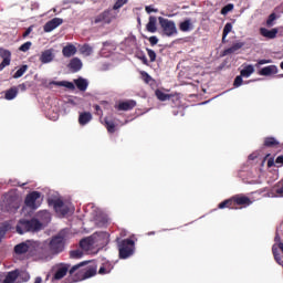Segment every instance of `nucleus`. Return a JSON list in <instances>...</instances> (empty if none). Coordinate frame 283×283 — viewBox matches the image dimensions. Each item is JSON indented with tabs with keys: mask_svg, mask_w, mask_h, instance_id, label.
Instances as JSON below:
<instances>
[{
	"mask_svg": "<svg viewBox=\"0 0 283 283\" xmlns=\"http://www.w3.org/2000/svg\"><path fill=\"white\" fill-rule=\"evenodd\" d=\"M104 126L106 127L108 134L116 133V124L114 120H109L107 117L104 118Z\"/></svg>",
	"mask_w": 283,
	"mask_h": 283,
	"instance_id": "28",
	"label": "nucleus"
},
{
	"mask_svg": "<svg viewBox=\"0 0 283 283\" xmlns=\"http://www.w3.org/2000/svg\"><path fill=\"white\" fill-rule=\"evenodd\" d=\"M40 61L43 64L52 63L54 61V49L43 51L40 55Z\"/></svg>",
	"mask_w": 283,
	"mask_h": 283,
	"instance_id": "13",
	"label": "nucleus"
},
{
	"mask_svg": "<svg viewBox=\"0 0 283 283\" xmlns=\"http://www.w3.org/2000/svg\"><path fill=\"white\" fill-rule=\"evenodd\" d=\"M254 72H255V69L253 67V65L249 64L241 70L240 75L243 78H249V76H251V74H253Z\"/></svg>",
	"mask_w": 283,
	"mask_h": 283,
	"instance_id": "29",
	"label": "nucleus"
},
{
	"mask_svg": "<svg viewBox=\"0 0 283 283\" xmlns=\"http://www.w3.org/2000/svg\"><path fill=\"white\" fill-rule=\"evenodd\" d=\"M273 165H274V161L271 160V159H269V160H268V167H273Z\"/></svg>",
	"mask_w": 283,
	"mask_h": 283,
	"instance_id": "57",
	"label": "nucleus"
},
{
	"mask_svg": "<svg viewBox=\"0 0 283 283\" xmlns=\"http://www.w3.org/2000/svg\"><path fill=\"white\" fill-rule=\"evenodd\" d=\"M218 209H238V207H235V201L233 200V197H231L230 199L220 202Z\"/></svg>",
	"mask_w": 283,
	"mask_h": 283,
	"instance_id": "20",
	"label": "nucleus"
},
{
	"mask_svg": "<svg viewBox=\"0 0 283 283\" xmlns=\"http://www.w3.org/2000/svg\"><path fill=\"white\" fill-rule=\"evenodd\" d=\"M150 45H157L158 44V38L156 35H153L148 39Z\"/></svg>",
	"mask_w": 283,
	"mask_h": 283,
	"instance_id": "53",
	"label": "nucleus"
},
{
	"mask_svg": "<svg viewBox=\"0 0 283 283\" xmlns=\"http://www.w3.org/2000/svg\"><path fill=\"white\" fill-rule=\"evenodd\" d=\"M90 261L81 262L76 265H73L70 269L67 263H59L53 268L52 282H59L63 280L67 273L70 275H75L76 280L83 281L88 280V277H94L96 275V265H87Z\"/></svg>",
	"mask_w": 283,
	"mask_h": 283,
	"instance_id": "1",
	"label": "nucleus"
},
{
	"mask_svg": "<svg viewBox=\"0 0 283 283\" xmlns=\"http://www.w3.org/2000/svg\"><path fill=\"white\" fill-rule=\"evenodd\" d=\"M17 94H19V88L13 86V87L9 88L8 91H6L4 98L7 101H14V98H17Z\"/></svg>",
	"mask_w": 283,
	"mask_h": 283,
	"instance_id": "27",
	"label": "nucleus"
},
{
	"mask_svg": "<svg viewBox=\"0 0 283 283\" xmlns=\"http://www.w3.org/2000/svg\"><path fill=\"white\" fill-rule=\"evenodd\" d=\"M90 247H91L90 239H82L80 241V248L83 249L84 251H87Z\"/></svg>",
	"mask_w": 283,
	"mask_h": 283,
	"instance_id": "42",
	"label": "nucleus"
},
{
	"mask_svg": "<svg viewBox=\"0 0 283 283\" xmlns=\"http://www.w3.org/2000/svg\"><path fill=\"white\" fill-rule=\"evenodd\" d=\"M51 85H56L57 87H66V90H70L71 92H74L76 90V86L74 85V83L67 82V81H60V82L51 81L49 83V87Z\"/></svg>",
	"mask_w": 283,
	"mask_h": 283,
	"instance_id": "15",
	"label": "nucleus"
},
{
	"mask_svg": "<svg viewBox=\"0 0 283 283\" xmlns=\"http://www.w3.org/2000/svg\"><path fill=\"white\" fill-rule=\"evenodd\" d=\"M59 25H63V19L53 18L52 20L44 24V32H52V30H56Z\"/></svg>",
	"mask_w": 283,
	"mask_h": 283,
	"instance_id": "12",
	"label": "nucleus"
},
{
	"mask_svg": "<svg viewBox=\"0 0 283 283\" xmlns=\"http://www.w3.org/2000/svg\"><path fill=\"white\" fill-rule=\"evenodd\" d=\"M242 75H238L235 78H234V82H233V85L234 87H240L242 85V83H244V81L242 80Z\"/></svg>",
	"mask_w": 283,
	"mask_h": 283,
	"instance_id": "49",
	"label": "nucleus"
},
{
	"mask_svg": "<svg viewBox=\"0 0 283 283\" xmlns=\"http://www.w3.org/2000/svg\"><path fill=\"white\" fill-rule=\"evenodd\" d=\"M243 45H244V42H237V43L232 44V46H230L223 51V56H229V54H235V52H238V50H242Z\"/></svg>",
	"mask_w": 283,
	"mask_h": 283,
	"instance_id": "19",
	"label": "nucleus"
},
{
	"mask_svg": "<svg viewBox=\"0 0 283 283\" xmlns=\"http://www.w3.org/2000/svg\"><path fill=\"white\" fill-rule=\"evenodd\" d=\"M18 87L21 90V92H25V90H28V86L23 83L20 84Z\"/></svg>",
	"mask_w": 283,
	"mask_h": 283,
	"instance_id": "55",
	"label": "nucleus"
},
{
	"mask_svg": "<svg viewBox=\"0 0 283 283\" xmlns=\"http://www.w3.org/2000/svg\"><path fill=\"white\" fill-rule=\"evenodd\" d=\"M32 48V42L28 41L25 43H23L19 50L20 52H28V50H30Z\"/></svg>",
	"mask_w": 283,
	"mask_h": 283,
	"instance_id": "46",
	"label": "nucleus"
},
{
	"mask_svg": "<svg viewBox=\"0 0 283 283\" xmlns=\"http://www.w3.org/2000/svg\"><path fill=\"white\" fill-rule=\"evenodd\" d=\"M39 218H44L45 222H50L51 217H50V211L43 210L39 212Z\"/></svg>",
	"mask_w": 283,
	"mask_h": 283,
	"instance_id": "43",
	"label": "nucleus"
},
{
	"mask_svg": "<svg viewBox=\"0 0 283 283\" xmlns=\"http://www.w3.org/2000/svg\"><path fill=\"white\" fill-rule=\"evenodd\" d=\"M119 260H127L132 258L136 251V243L132 239H124L117 243Z\"/></svg>",
	"mask_w": 283,
	"mask_h": 283,
	"instance_id": "4",
	"label": "nucleus"
},
{
	"mask_svg": "<svg viewBox=\"0 0 283 283\" xmlns=\"http://www.w3.org/2000/svg\"><path fill=\"white\" fill-rule=\"evenodd\" d=\"M260 34L265 36V39H275V36H277V29L269 30L266 28H261Z\"/></svg>",
	"mask_w": 283,
	"mask_h": 283,
	"instance_id": "21",
	"label": "nucleus"
},
{
	"mask_svg": "<svg viewBox=\"0 0 283 283\" xmlns=\"http://www.w3.org/2000/svg\"><path fill=\"white\" fill-rule=\"evenodd\" d=\"M74 84L76 85L77 90H80V92H86V90L90 85L87 80H85L83 77H78L77 80H74Z\"/></svg>",
	"mask_w": 283,
	"mask_h": 283,
	"instance_id": "23",
	"label": "nucleus"
},
{
	"mask_svg": "<svg viewBox=\"0 0 283 283\" xmlns=\"http://www.w3.org/2000/svg\"><path fill=\"white\" fill-rule=\"evenodd\" d=\"M49 207H53L55 213L57 216L65 217L70 213V206L65 205L62 199H49L48 200Z\"/></svg>",
	"mask_w": 283,
	"mask_h": 283,
	"instance_id": "6",
	"label": "nucleus"
},
{
	"mask_svg": "<svg viewBox=\"0 0 283 283\" xmlns=\"http://www.w3.org/2000/svg\"><path fill=\"white\" fill-rule=\"evenodd\" d=\"M260 76H272V74H277V67L275 65L264 66L259 71Z\"/></svg>",
	"mask_w": 283,
	"mask_h": 283,
	"instance_id": "17",
	"label": "nucleus"
},
{
	"mask_svg": "<svg viewBox=\"0 0 283 283\" xmlns=\"http://www.w3.org/2000/svg\"><path fill=\"white\" fill-rule=\"evenodd\" d=\"M77 50L74 44H67L62 49V54L65 59H70L76 54Z\"/></svg>",
	"mask_w": 283,
	"mask_h": 283,
	"instance_id": "16",
	"label": "nucleus"
},
{
	"mask_svg": "<svg viewBox=\"0 0 283 283\" xmlns=\"http://www.w3.org/2000/svg\"><path fill=\"white\" fill-rule=\"evenodd\" d=\"M34 29L33 25L29 27L25 32L22 34L23 39H28V36H30V34H32V30Z\"/></svg>",
	"mask_w": 283,
	"mask_h": 283,
	"instance_id": "51",
	"label": "nucleus"
},
{
	"mask_svg": "<svg viewBox=\"0 0 283 283\" xmlns=\"http://www.w3.org/2000/svg\"><path fill=\"white\" fill-rule=\"evenodd\" d=\"M41 229H43V223L34 218L30 220L21 219L17 226V232L20 235H23V233H28V232L36 233L41 231Z\"/></svg>",
	"mask_w": 283,
	"mask_h": 283,
	"instance_id": "2",
	"label": "nucleus"
},
{
	"mask_svg": "<svg viewBox=\"0 0 283 283\" xmlns=\"http://www.w3.org/2000/svg\"><path fill=\"white\" fill-rule=\"evenodd\" d=\"M155 96H157L158 101H169L171 98V95L166 94L160 90L155 91Z\"/></svg>",
	"mask_w": 283,
	"mask_h": 283,
	"instance_id": "34",
	"label": "nucleus"
},
{
	"mask_svg": "<svg viewBox=\"0 0 283 283\" xmlns=\"http://www.w3.org/2000/svg\"><path fill=\"white\" fill-rule=\"evenodd\" d=\"M146 52L150 59V63L156 62V51L151 49H146Z\"/></svg>",
	"mask_w": 283,
	"mask_h": 283,
	"instance_id": "44",
	"label": "nucleus"
},
{
	"mask_svg": "<svg viewBox=\"0 0 283 283\" xmlns=\"http://www.w3.org/2000/svg\"><path fill=\"white\" fill-rule=\"evenodd\" d=\"M279 76H283V74H282V75H279Z\"/></svg>",
	"mask_w": 283,
	"mask_h": 283,
	"instance_id": "60",
	"label": "nucleus"
},
{
	"mask_svg": "<svg viewBox=\"0 0 283 283\" xmlns=\"http://www.w3.org/2000/svg\"><path fill=\"white\" fill-rule=\"evenodd\" d=\"M94 52V49L90 44H83L80 46V53L84 56H92V53Z\"/></svg>",
	"mask_w": 283,
	"mask_h": 283,
	"instance_id": "30",
	"label": "nucleus"
},
{
	"mask_svg": "<svg viewBox=\"0 0 283 283\" xmlns=\"http://www.w3.org/2000/svg\"><path fill=\"white\" fill-rule=\"evenodd\" d=\"M272 253H273L275 262H277V264H282L283 258H282V255H280V252L277 251V248H275V245L272 247Z\"/></svg>",
	"mask_w": 283,
	"mask_h": 283,
	"instance_id": "37",
	"label": "nucleus"
},
{
	"mask_svg": "<svg viewBox=\"0 0 283 283\" xmlns=\"http://www.w3.org/2000/svg\"><path fill=\"white\" fill-rule=\"evenodd\" d=\"M70 70L72 72H81V69L83 67V62H81V59L78 57H73L70 63H69Z\"/></svg>",
	"mask_w": 283,
	"mask_h": 283,
	"instance_id": "18",
	"label": "nucleus"
},
{
	"mask_svg": "<svg viewBox=\"0 0 283 283\" xmlns=\"http://www.w3.org/2000/svg\"><path fill=\"white\" fill-rule=\"evenodd\" d=\"M128 0H117L115 2V4L113 6V12H116V10H120V8H123V6H125L127 3Z\"/></svg>",
	"mask_w": 283,
	"mask_h": 283,
	"instance_id": "39",
	"label": "nucleus"
},
{
	"mask_svg": "<svg viewBox=\"0 0 283 283\" xmlns=\"http://www.w3.org/2000/svg\"><path fill=\"white\" fill-rule=\"evenodd\" d=\"M3 280H6V274H0V283H3Z\"/></svg>",
	"mask_w": 283,
	"mask_h": 283,
	"instance_id": "58",
	"label": "nucleus"
},
{
	"mask_svg": "<svg viewBox=\"0 0 283 283\" xmlns=\"http://www.w3.org/2000/svg\"><path fill=\"white\" fill-rule=\"evenodd\" d=\"M134 107H136V101H134V99L120 102L117 105L118 112H129V111L134 109Z\"/></svg>",
	"mask_w": 283,
	"mask_h": 283,
	"instance_id": "14",
	"label": "nucleus"
},
{
	"mask_svg": "<svg viewBox=\"0 0 283 283\" xmlns=\"http://www.w3.org/2000/svg\"><path fill=\"white\" fill-rule=\"evenodd\" d=\"M140 75H142L143 81L146 82V83H151V81H154V78H151L149 76V74L145 71H142Z\"/></svg>",
	"mask_w": 283,
	"mask_h": 283,
	"instance_id": "47",
	"label": "nucleus"
},
{
	"mask_svg": "<svg viewBox=\"0 0 283 283\" xmlns=\"http://www.w3.org/2000/svg\"><path fill=\"white\" fill-rule=\"evenodd\" d=\"M0 56L1 59H3L2 62L0 63V72H2V70H6V67L10 65L12 53L9 50L0 49Z\"/></svg>",
	"mask_w": 283,
	"mask_h": 283,
	"instance_id": "10",
	"label": "nucleus"
},
{
	"mask_svg": "<svg viewBox=\"0 0 283 283\" xmlns=\"http://www.w3.org/2000/svg\"><path fill=\"white\" fill-rule=\"evenodd\" d=\"M145 10L147 14H151V12H158V9H155L154 6H146Z\"/></svg>",
	"mask_w": 283,
	"mask_h": 283,
	"instance_id": "52",
	"label": "nucleus"
},
{
	"mask_svg": "<svg viewBox=\"0 0 283 283\" xmlns=\"http://www.w3.org/2000/svg\"><path fill=\"white\" fill-rule=\"evenodd\" d=\"M232 199L234 200V207H249L252 205L251 198L244 195H235Z\"/></svg>",
	"mask_w": 283,
	"mask_h": 283,
	"instance_id": "11",
	"label": "nucleus"
},
{
	"mask_svg": "<svg viewBox=\"0 0 283 283\" xmlns=\"http://www.w3.org/2000/svg\"><path fill=\"white\" fill-rule=\"evenodd\" d=\"M181 32H189L191 30V20H186L179 24Z\"/></svg>",
	"mask_w": 283,
	"mask_h": 283,
	"instance_id": "36",
	"label": "nucleus"
},
{
	"mask_svg": "<svg viewBox=\"0 0 283 283\" xmlns=\"http://www.w3.org/2000/svg\"><path fill=\"white\" fill-rule=\"evenodd\" d=\"M159 25L166 36H174L176 34V23L174 21H170L169 19L159 17L158 18Z\"/></svg>",
	"mask_w": 283,
	"mask_h": 283,
	"instance_id": "7",
	"label": "nucleus"
},
{
	"mask_svg": "<svg viewBox=\"0 0 283 283\" xmlns=\"http://www.w3.org/2000/svg\"><path fill=\"white\" fill-rule=\"evenodd\" d=\"M10 229V226L3 223L1 227H0V242L2 239L6 238V233H8V230Z\"/></svg>",
	"mask_w": 283,
	"mask_h": 283,
	"instance_id": "40",
	"label": "nucleus"
},
{
	"mask_svg": "<svg viewBox=\"0 0 283 283\" xmlns=\"http://www.w3.org/2000/svg\"><path fill=\"white\" fill-rule=\"evenodd\" d=\"M49 249L52 253H63L65 249V238L55 235L51 239Z\"/></svg>",
	"mask_w": 283,
	"mask_h": 283,
	"instance_id": "8",
	"label": "nucleus"
},
{
	"mask_svg": "<svg viewBox=\"0 0 283 283\" xmlns=\"http://www.w3.org/2000/svg\"><path fill=\"white\" fill-rule=\"evenodd\" d=\"M94 109L97 112V114H103V109H101L98 105H95Z\"/></svg>",
	"mask_w": 283,
	"mask_h": 283,
	"instance_id": "56",
	"label": "nucleus"
},
{
	"mask_svg": "<svg viewBox=\"0 0 283 283\" xmlns=\"http://www.w3.org/2000/svg\"><path fill=\"white\" fill-rule=\"evenodd\" d=\"M19 277V270H13L4 275L3 283H14Z\"/></svg>",
	"mask_w": 283,
	"mask_h": 283,
	"instance_id": "25",
	"label": "nucleus"
},
{
	"mask_svg": "<svg viewBox=\"0 0 283 283\" xmlns=\"http://www.w3.org/2000/svg\"><path fill=\"white\" fill-rule=\"evenodd\" d=\"M233 10V3H229L221 9V14H229Z\"/></svg>",
	"mask_w": 283,
	"mask_h": 283,
	"instance_id": "48",
	"label": "nucleus"
},
{
	"mask_svg": "<svg viewBox=\"0 0 283 283\" xmlns=\"http://www.w3.org/2000/svg\"><path fill=\"white\" fill-rule=\"evenodd\" d=\"M157 19L154 15L149 17V21L146 24V30L147 32H150L151 34H154L158 29L156 28V23H157Z\"/></svg>",
	"mask_w": 283,
	"mask_h": 283,
	"instance_id": "26",
	"label": "nucleus"
},
{
	"mask_svg": "<svg viewBox=\"0 0 283 283\" xmlns=\"http://www.w3.org/2000/svg\"><path fill=\"white\" fill-rule=\"evenodd\" d=\"M233 30V24L231 22L226 23L223 28V33H222V43L227 40V36H229V32Z\"/></svg>",
	"mask_w": 283,
	"mask_h": 283,
	"instance_id": "33",
	"label": "nucleus"
},
{
	"mask_svg": "<svg viewBox=\"0 0 283 283\" xmlns=\"http://www.w3.org/2000/svg\"><path fill=\"white\" fill-rule=\"evenodd\" d=\"M70 258L71 260H81V258H83V250L76 249L70 251Z\"/></svg>",
	"mask_w": 283,
	"mask_h": 283,
	"instance_id": "35",
	"label": "nucleus"
},
{
	"mask_svg": "<svg viewBox=\"0 0 283 283\" xmlns=\"http://www.w3.org/2000/svg\"><path fill=\"white\" fill-rule=\"evenodd\" d=\"M18 283L28 282L30 280V273L18 270Z\"/></svg>",
	"mask_w": 283,
	"mask_h": 283,
	"instance_id": "32",
	"label": "nucleus"
},
{
	"mask_svg": "<svg viewBox=\"0 0 283 283\" xmlns=\"http://www.w3.org/2000/svg\"><path fill=\"white\" fill-rule=\"evenodd\" d=\"M113 269H114V264H112V262H109V261H106L99 268L98 274L99 275H107V273H112Z\"/></svg>",
	"mask_w": 283,
	"mask_h": 283,
	"instance_id": "22",
	"label": "nucleus"
},
{
	"mask_svg": "<svg viewBox=\"0 0 283 283\" xmlns=\"http://www.w3.org/2000/svg\"><path fill=\"white\" fill-rule=\"evenodd\" d=\"M136 56L144 65H149V60H147V55H145V53L138 52Z\"/></svg>",
	"mask_w": 283,
	"mask_h": 283,
	"instance_id": "41",
	"label": "nucleus"
},
{
	"mask_svg": "<svg viewBox=\"0 0 283 283\" xmlns=\"http://www.w3.org/2000/svg\"><path fill=\"white\" fill-rule=\"evenodd\" d=\"M39 198H41V192L32 191L31 193L27 195L24 205H27L30 209H39V206H36V200H39Z\"/></svg>",
	"mask_w": 283,
	"mask_h": 283,
	"instance_id": "9",
	"label": "nucleus"
},
{
	"mask_svg": "<svg viewBox=\"0 0 283 283\" xmlns=\"http://www.w3.org/2000/svg\"><path fill=\"white\" fill-rule=\"evenodd\" d=\"M91 120H92V113L90 112L80 113L78 123L80 125H82V127L87 125V123H90Z\"/></svg>",
	"mask_w": 283,
	"mask_h": 283,
	"instance_id": "24",
	"label": "nucleus"
},
{
	"mask_svg": "<svg viewBox=\"0 0 283 283\" xmlns=\"http://www.w3.org/2000/svg\"><path fill=\"white\" fill-rule=\"evenodd\" d=\"M39 251V244L34 241H25L14 247V253L17 255H25L32 258Z\"/></svg>",
	"mask_w": 283,
	"mask_h": 283,
	"instance_id": "5",
	"label": "nucleus"
},
{
	"mask_svg": "<svg viewBox=\"0 0 283 283\" xmlns=\"http://www.w3.org/2000/svg\"><path fill=\"white\" fill-rule=\"evenodd\" d=\"M279 249L282 251V253H283V243L282 242H280L279 243Z\"/></svg>",
	"mask_w": 283,
	"mask_h": 283,
	"instance_id": "59",
	"label": "nucleus"
},
{
	"mask_svg": "<svg viewBox=\"0 0 283 283\" xmlns=\"http://www.w3.org/2000/svg\"><path fill=\"white\" fill-rule=\"evenodd\" d=\"M118 13L114 11V9H106L103 12L94 15L91 19L92 25H101L102 28L105 25H109L113 21H116Z\"/></svg>",
	"mask_w": 283,
	"mask_h": 283,
	"instance_id": "3",
	"label": "nucleus"
},
{
	"mask_svg": "<svg viewBox=\"0 0 283 283\" xmlns=\"http://www.w3.org/2000/svg\"><path fill=\"white\" fill-rule=\"evenodd\" d=\"M275 164L277 165V167H282L283 166V156H279L275 159Z\"/></svg>",
	"mask_w": 283,
	"mask_h": 283,
	"instance_id": "54",
	"label": "nucleus"
},
{
	"mask_svg": "<svg viewBox=\"0 0 283 283\" xmlns=\"http://www.w3.org/2000/svg\"><path fill=\"white\" fill-rule=\"evenodd\" d=\"M275 19H277V15L275 13H271L266 20V25L268 28L273 27V21H275Z\"/></svg>",
	"mask_w": 283,
	"mask_h": 283,
	"instance_id": "45",
	"label": "nucleus"
},
{
	"mask_svg": "<svg viewBox=\"0 0 283 283\" xmlns=\"http://www.w3.org/2000/svg\"><path fill=\"white\" fill-rule=\"evenodd\" d=\"M28 72V65H22L13 75V78H21Z\"/></svg>",
	"mask_w": 283,
	"mask_h": 283,
	"instance_id": "38",
	"label": "nucleus"
},
{
	"mask_svg": "<svg viewBox=\"0 0 283 283\" xmlns=\"http://www.w3.org/2000/svg\"><path fill=\"white\" fill-rule=\"evenodd\" d=\"M269 63H273L272 60H259L258 63L255 64V67H260V65H266Z\"/></svg>",
	"mask_w": 283,
	"mask_h": 283,
	"instance_id": "50",
	"label": "nucleus"
},
{
	"mask_svg": "<svg viewBox=\"0 0 283 283\" xmlns=\"http://www.w3.org/2000/svg\"><path fill=\"white\" fill-rule=\"evenodd\" d=\"M263 145L264 147H277V145H280V142H277L275 137H265Z\"/></svg>",
	"mask_w": 283,
	"mask_h": 283,
	"instance_id": "31",
	"label": "nucleus"
}]
</instances>
